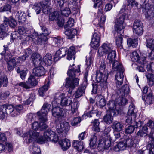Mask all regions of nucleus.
I'll use <instances>...</instances> for the list:
<instances>
[{
  "label": "nucleus",
  "mask_w": 154,
  "mask_h": 154,
  "mask_svg": "<svg viewBox=\"0 0 154 154\" xmlns=\"http://www.w3.org/2000/svg\"><path fill=\"white\" fill-rule=\"evenodd\" d=\"M127 18L126 14L124 13L116 20L115 29L116 32H119V31H120V33H123L124 29L125 26V20Z\"/></svg>",
  "instance_id": "obj_5"
},
{
  "label": "nucleus",
  "mask_w": 154,
  "mask_h": 154,
  "mask_svg": "<svg viewBox=\"0 0 154 154\" xmlns=\"http://www.w3.org/2000/svg\"><path fill=\"white\" fill-rule=\"evenodd\" d=\"M32 8L36 13V14H39L41 11V8L39 4L35 3L34 5L32 7Z\"/></svg>",
  "instance_id": "obj_61"
},
{
  "label": "nucleus",
  "mask_w": 154,
  "mask_h": 154,
  "mask_svg": "<svg viewBox=\"0 0 154 154\" xmlns=\"http://www.w3.org/2000/svg\"><path fill=\"white\" fill-rule=\"evenodd\" d=\"M101 112H100L98 111L97 110H92L91 111L88 112L86 114L88 117H91L92 116V115H95L98 117H99Z\"/></svg>",
  "instance_id": "obj_49"
},
{
  "label": "nucleus",
  "mask_w": 154,
  "mask_h": 154,
  "mask_svg": "<svg viewBox=\"0 0 154 154\" xmlns=\"http://www.w3.org/2000/svg\"><path fill=\"white\" fill-rule=\"evenodd\" d=\"M65 34L68 37L69 39H71L77 34V31L75 29L72 28L67 30L64 32Z\"/></svg>",
  "instance_id": "obj_29"
},
{
  "label": "nucleus",
  "mask_w": 154,
  "mask_h": 154,
  "mask_svg": "<svg viewBox=\"0 0 154 154\" xmlns=\"http://www.w3.org/2000/svg\"><path fill=\"white\" fill-rule=\"evenodd\" d=\"M4 18L3 23L0 24V39L2 40L8 35V25L11 27L14 28L17 23L16 21L12 16L9 18L4 17Z\"/></svg>",
  "instance_id": "obj_2"
},
{
  "label": "nucleus",
  "mask_w": 154,
  "mask_h": 154,
  "mask_svg": "<svg viewBox=\"0 0 154 154\" xmlns=\"http://www.w3.org/2000/svg\"><path fill=\"white\" fill-rule=\"evenodd\" d=\"M100 35L97 33H95L93 35L91 41V46L94 48L98 47L100 45Z\"/></svg>",
  "instance_id": "obj_16"
},
{
  "label": "nucleus",
  "mask_w": 154,
  "mask_h": 154,
  "mask_svg": "<svg viewBox=\"0 0 154 154\" xmlns=\"http://www.w3.org/2000/svg\"><path fill=\"white\" fill-rule=\"evenodd\" d=\"M4 47V51L0 53V54L2 55H5V58L8 59V58L7 57V56L10 58L11 57V55L10 54H9V51H8V48L7 45H4L3 46Z\"/></svg>",
  "instance_id": "obj_44"
},
{
  "label": "nucleus",
  "mask_w": 154,
  "mask_h": 154,
  "mask_svg": "<svg viewBox=\"0 0 154 154\" xmlns=\"http://www.w3.org/2000/svg\"><path fill=\"white\" fill-rule=\"evenodd\" d=\"M127 145H116L114 147L113 149L115 151H119L125 149Z\"/></svg>",
  "instance_id": "obj_54"
},
{
  "label": "nucleus",
  "mask_w": 154,
  "mask_h": 154,
  "mask_svg": "<svg viewBox=\"0 0 154 154\" xmlns=\"http://www.w3.org/2000/svg\"><path fill=\"white\" fill-rule=\"evenodd\" d=\"M131 57L132 60L134 62L138 61L139 60H141L143 61V63H144V61L146 60V57H143V58L141 57L140 58L139 55L136 51L132 52Z\"/></svg>",
  "instance_id": "obj_26"
},
{
  "label": "nucleus",
  "mask_w": 154,
  "mask_h": 154,
  "mask_svg": "<svg viewBox=\"0 0 154 154\" xmlns=\"http://www.w3.org/2000/svg\"><path fill=\"white\" fill-rule=\"evenodd\" d=\"M53 43L56 46H60L63 43V39L60 36L54 37L53 38Z\"/></svg>",
  "instance_id": "obj_36"
},
{
  "label": "nucleus",
  "mask_w": 154,
  "mask_h": 154,
  "mask_svg": "<svg viewBox=\"0 0 154 154\" xmlns=\"http://www.w3.org/2000/svg\"><path fill=\"white\" fill-rule=\"evenodd\" d=\"M6 11L11 12V6L9 4H5L2 7H0V12Z\"/></svg>",
  "instance_id": "obj_52"
},
{
  "label": "nucleus",
  "mask_w": 154,
  "mask_h": 154,
  "mask_svg": "<svg viewBox=\"0 0 154 154\" xmlns=\"http://www.w3.org/2000/svg\"><path fill=\"white\" fill-rule=\"evenodd\" d=\"M8 69L9 71H11L16 65L15 59L12 58L7 62Z\"/></svg>",
  "instance_id": "obj_34"
},
{
  "label": "nucleus",
  "mask_w": 154,
  "mask_h": 154,
  "mask_svg": "<svg viewBox=\"0 0 154 154\" xmlns=\"http://www.w3.org/2000/svg\"><path fill=\"white\" fill-rule=\"evenodd\" d=\"M26 14L23 13L21 11L17 12L16 13L15 19L17 20L18 22L20 23H23L26 20Z\"/></svg>",
  "instance_id": "obj_21"
},
{
  "label": "nucleus",
  "mask_w": 154,
  "mask_h": 154,
  "mask_svg": "<svg viewBox=\"0 0 154 154\" xmlns=\"http://www.w3.org/2000/svg\"><path fill=\"white\" fill-rule=\"evenodd\" d=\"M55 100H61L60 102L61 105L62 106H66L70 105L72 103L71 98L69 97H65V94L64 93H57L55 97Z\"/></svg>",
  "instance_id": "obj_9"
},
{
  "label": "nucleus",
  "mask_w": 154,
  "mask_h": 154,
  "mask_svg": "<svg viewBox=\"0 0 154 154\" xmlns=\"http://www.w3.org/2000/svg\"><path fill=\"white\" fill-rule=\"evenodd\" d=\"M31 58L33 62L35 64L40 63L41 58L39 54L33 53L32 54Z\"/></svg>",
  "instance_id": "obj_39"
},
{
  "label": "nucleus",
  "mask_w": 154,
  "mask_h": 154,
  "mask_svg": "<svg viewBox=\"0 0 154 154\" xmlns=\"http://www.w3.org/2000/svg\"><path fill=\"white\" fill-rule=\"evenodd\" d=\"M45 73V70L42 66L36 67L33 69V75L36 76L40 77L44 75Z\"/></svg>",
  "instance_id": "obj_19"
},
{
  "label": "nucleus",
  "mask_w": 154,
  "mask_h": 154,
  "mask_svg": "<svg viewBox=\"0 0 154 154\" xmlns=\"http://www.w3.org/2000/svg\"><path fill=\"white\" fill-rule=\"evenodd\" d=\"M59 17L58 12L56 11L51 13L49 16V20L51 21L58 20Z\"/></svg>",
  "instance_id": "obj_47"
},
{
  "label": "nucleus",
  "mask_w": 154,
  "mask_h": 154,
  "mask_svg": "<svg viewBox=\"0 0 154 154\" xmlns=\"http://www.w3.org/2000/svg\"><path fill=\"white\" fill-rule=\"evenodd\" d=\"M127 44L128 46H132L135 47L138 44V40L137 39H132L131 38H128L127 40Z\"/></svg>",
  "instance_id": "obj_40"
},
{
  "label": "nucleus",
  "mask_w": 154,
  "mask_h": 154,
  "mask_svg": "<svg viewBox=\"0 0 154 154\" xmlns=\"http://www.w3.org/2000/svg\"><path fill=\"white\" fill-rule=\"evenodd\" d=\"M129 91V88L127 84L124 85L121 88L117 91V94L120 98L119 103L121 105H124L127 103V100L124 96L128 94Z\"/></svg>",
  "instance_id": "obj_6"
},
{
  "label": "nucleus",
  "mask_w": 154,
  "mask_h": 154,
  "mask_svg": "<svg viewBox=\"0 0 154 154\" xmlns=\"http://www.w3.org/2000/svg\"><path fill=\"white\" fill-rule=\"evenodd\" d=\"M146 76L149 80V84L150 85H152L154 84V78L153 75L148 73Z\"/></svg>",
  "instance_id": "obj_60"
},
{
  "label": "nucleus",
  "mask_w": 154,
  "mask_h": 154,
  "mask_svg": "<svg viewBox=\"0 0 154 154\" xmlns=\"http://www.w3.org/2000/svg\"><path fill=\"white\" fill-rule=\"evenodd\" d=\"M51 107V105L49 104L45 103L43 105L40 111L37 113L39 121H47L46 115Z\"/></svg>",
  "instance_id": "obj_8"
},
{
  "label": "nucleus",
  "mask_w": 154,
  "mask_h": 154,
  "mask_svg": "<svg viewBox=\"0 0 154 154\" xmlns=\"http://www.w3.org/2000/svg\"><path fill=\"white\" fill-rule=\"evenodd\" d=\"M48 38L46 36L40 34L38 36V44L42 45L43 44H45L48 40Z\"/></svg>",
  "instance_id": "obj_35"
},
{
  "label": "nucleus",
  "mask_w": 154,
  "mask_h": 154,
  "mask_svg": "<svg viewBox=\"0 0 154 154\" xmlns=\"http://www.w3.org/2000/svg\"><path fill=\"white\" fill-rule=\"evenodd\" d=\"M80 72V67L79 65L75 67V68L72 67L71 65L69 67L67 72L69 77L66 79L65 86L69 88V92L71 93L72 90L78 85L79 80L76 76L79 75Z\"/></svg>",
  "instance_id": "obj_1"
},
{
  "label": "nucleus",
  "mask_w": 154,
  "mask_h": 154,
  "mask_svg": "<svg viewBox=\"0 0 154 154\" xmlns=\"http://www.w3.org/2000/svg\"><path fill=\"white\" fill-rule=\"evenodd\" d=\"M66 49L65 48H60L58 50L56 53L54 57V60L55 61H57L58 60L61 58L64 57L66 54L65 53L64 54H62L66 52Z\"/></svg>",
  "instance_id": "obj_24"
},
{
  "label": "nucleus",
  "mask_w": 154,
  "mask_h": 154,
  "mask_svg": "<svg viewBox=\"0 0 154 154\" xmlns=\"http://www.w3.org/2000/svg\"><path fill=\"white\" fill-rule=\"evenodd\" d=\"M10 135L11 133L9 132L0 134V144H2L3 143L6 142L7 140L6 137Z\"/></svg>",
  "instance_id": "obj_38"
},
{
  "label": "nucleus",
  "mask_w": 154,
  "mask_h": 154,
  "mask_svg": "<svg viewBox=\"0 0 154 154\" xmlns=\"http://www.w3.org/2000/svg\"><path fill=\"white\" fill-rule=\"evenodd\" d=\"M85 133V132H82L78 136L79 140H74L72 143L73 144H81L84 143L83 141H81L84 139Z\"/></svg>",
  "instance_id": "obj_33"
},
{
  "label": "nucleus",
  "mask_w": 154,
  "mask_h": 154,
  "mask_svg": "<svg viewBox=\"0 0 154 154\" xmlns=\"http://www.w3.org/2000/svg\"><path fill=\"white\" fill-rule=\"evenodd\" d=\"M148 128L147 126H144L141 130H140L137 133L138 136L143 137L147 135L148 132Z\"/></svg>",
  "instance_id": "obj_42"
},
{
  "label": "nucleus",
  "mask_w": 154,
  "mask_h": 154,
  "mask_svg": "<svg viewBox=\"0 0 154 154\" xmlns=\"http://www.w3.org/2000/svg\"><path fill=\"white\" fill-rule=\"evenodd\" d=\"M17 134L23 137L24 138L27 137V140L26 142L27 143H40V139L37 140V138L39 136V133L32 130H30L27 133H23L22 131H17L16 132Z\"/></svg>",
  "instance_id": "obj_3"
},
{
  "label": "nucleus",
  "mask_w": 154,
  "mask_h": 154,
  "mask_svg": "<svg viewBox=\"0 0 154 154\" xmlns=\"http://www.w3.org/2000/svg\"><path fill=\"white\" fill-rule=\"evenodd\" d=\"M113 50L112 44L107 42L103 44L99 47L98 51V54L99 56H103Z\"/></svg>",
  "instance_id": "obj_10"
},
{
  "label": "nucleus",
  "mask_w": 154,
  "mask_h": 154,
  "mask_svg": "<svg viewBox=\"0 0 154 154\" xmlns=\"http://www.w3.org/2000/svg\"><path fill=\"white\" fill-rule=\"evenodd\" d=\"M43 61L45 64L48 66H50L52 63V56L50 54H47L44 57Z\"/></svg>",
  "instance_id": "obj_30"
},
{
  "label": "nucleus",
  "mask_w": 154,
  "mask_h": 154,
  "mask_svg": "<svg viewBox=\"0 0 154 154\" xmlns=\"http://www.w3.org/2000/svg\"><path fill=\"white\" fill-rule=\"evenodd\" d=\"M145 45L147 47L152 51L154 50V39L152 38L147 39Z\"/></svg>",
  "instance_id": "obj_41"
},
{
  "label": "nucleus",
  "mask_w": 154,
  "mask_h": 154,
  "mask_svg": "<svg viewBox=\"0 0 154 154\" xmlns=\"http://www.w3.org/2000/svg\"><path fill=\"white\" fill-rule=\"evenodd\" d=\"M140 140L138 138H135L134 140L131 139H128L127 140L122 139L119 143L120 144H137L139 143Z\"/></svg>",
  "instance_id": "obj_22"
},
{
  "label": "nucleus",
  "mask_w": 154,
  "mask_h": 154,
  "mask_svg": "<svg viewBox=\"0 0 154 154\" xmlns=\"http://www.w3.org/2000/svg\"><path fill=\"white\" fill-rule=\"evenodd\" d=\"M8 79L6 76L3 77L2 78L0 79V88L2 84L4 87H6L8 84Z\"/></svg>",
  "instance_id": "obj_59"
},
{
  "label": "nucleus",
  "mask_w": 154,
  "mask_h": 154,
  "mask_svg": "<svg viewBox=\"0 0 154 154\" xmlns=\"http://www.w3.org/2000/svg\"><path fill=\"white\" fill-rule=\"evenodd\" d=\"M0 109L3 110L6 114L10 115L12 117H15L16 115L14 113V108L13 106L11 105H4L0 107Z\"/></svg>",
  "instance_id": "obj_12"
},
{
  "label": "nucleus",
  "mask_w": 154,
  "mask_h": 154,
  "mask_svg": "<svg viewBox=\"0 0 154 154\" xmlns=\"http://www.w3.org/2000/svg\"><path fill=\"white\" fill-rule=\"evenodd\" d=\"M41 5L42 8V11L44 14H48L50 11V9L49 8L48 5L45 4L43 2L41 3Z\"/></svg>",
  "instance_id": "obj_51"
},
{
  "label": "nucleus",
  "mask_w": 154,
  "mask_h": 154,
  "mask_svg": "<svg viewBox=\"0 0 154 154\" xmlns=\"http://www.w3.org/2000/svg\"><path fill=\"white\" fill-rule=\"evenodd\" d=\"M93 125L92 129L97 132L100 131V128L99 127L100 122L98 120L95 119L92 122Z\"/></svg>",
  "instance_id": "obj_37"
},
{
  "label": "nucleus",
  "mask_w": 154,
  "mask_h": 154,
  "mask_svg": "<svg viewBox=\"0 0 154 154\" xmlns=\"http://www.w3.org/2000/svg\"><path fill=\"white\" fill-rule=\"evenodd\" d=\"M14 108V113H16V115H15V117H16L19 114L21 111L23 109V107L22 105H18L16 106Z\"/></svg>",
  "instance_id": "obj_53"
},
{
  "label": "nucleus",
  "mask_w": 154,
  "mask_h": 154,
  "mask_svg": "<svg viewBox=\"0 0 154 154\" xmlns=\"http://www.w3.org/2000/svg\"><path fill=\"white\" fill-rule=\"evenodd\" d=\"M71 106L72 112L73 114L76 112L77 111L79 105V102L75 101L73 103H71Z\"/></svg>",
  "instance_id": "obj_46"
},
{
  "label": "nucleus",
  "mask_w": 154,
  "mask_h": 154,
  "mask_svg": "<svg viewBox=\"0 0 154 154\" xmlns=\"http://www.w3.org/2000/svg\"><path fill=\"white\" fill-rule=\"evenodd\" d=\"M112 69L115 71H120L124 70L123 66L121 63L119 61H114L112 63Z\"/></svg>",
  "instance_id": "obj_27"
},
{
  "label": "nucleus",
  "mask_w": 154,
  "mask_h": 154,
  "mask_svg": "<svg viewBox=\"0 0 154 154\" xmlns=\"http://www.w3.org/2000/svg\"><path fill=\"white\" fill-rule=\"evenodd\" d=\"M106 54H107L106 62L110 65L115 60L116 56V51L113 50Z\"/></svg>",
  "instance_id": "obj_23"
},
{
  "label": "nucleus",
  "mask_w": 154,
  "mask_h": 154,
  "mask_svg": "<svg viewBox=\"0 0 154 154\" xmlns=\"http://www.w3.org/2000/svg\"><path fill=\"white\" fill-rule=\"evenodd\" d=\"M98 7V14L100 15H102L100 17V20L98 24V26H99L100 28H103L104 23L106 20V17L105 16L102 15L103 5L102 3L100 5H98L97 6Z\"/></svg>",
  "instance_id": "obj_15"
},
{
  "label": "nucleus",
  "mask_w": 154,
  "mask_h": 154,
  "mask_svg": "<svg viewBox=\"0 0 154 154\" xmlns=\"http://www.w3.org/2000/svg\"><path fill=\"white\" fill-rule=\"evenodd\" d=\"M17 85L22 87L26 89H29L31 87V86L27 81H26V82H20L17 84Z\"/></svg>",
  "instance_id": "obj_55"
},
{
  "label": "nucleus",
  "mask_w": 154,
  "mask_h": 154,
  "mask_svg": "<svg viewBox=\"0 0 154 154\" xmlns=\"http://www.w3.org/2000/svg\"><path fill=\"white\" fill-rule=\"evenodd\" d=\"M54 134V132L51 130H47L45 131L44 133V137L42 136L40 137L39 138V136L37 138V140H38L40 139L41 141L40 143H44L46 141H51L52 136Z\"/></svg>",
  "instance_id": "obj_13"
},
{
  "label": "nucleus",
  "mask_w": 154,
  "mask_h": 154,
  "mask_svg": "<svg viewBox=\"0 0 154 154\" xmlns=\"http://www.w3.org/2000/svg\"><path fill=\"white\" fill-rule=\"evenodd\" d=\"M35 118V115L34 114L32 113H29L27 115L26 121L28 123H31L34 120V119Z\"/></svg>",
  "instance_id": "obj_56"
},
{
  "label": "nucleus",
  "mask_w": 154,
  "mask_h": 154,
  "mask_svg": "<svg viewBox=\"0 0 154 154\" xmlns=\"http://www.w3.org/2000/svg\"><path fill=\"white\" fill-rule=\"evenodd\" d=\"M31 86H35L37 84L35 77L33 76H30L28 79L27 81Z\"/></svg>",
  "instance_id": "obj_48"
},
{
  "label": "nucleus",
  "mask_w": 154,
  "mask_h": 154,
  "mask_svg": "<svg viewBox=\"0 0 154 154\" xmlns=\"http://www.w3.org/2000/svg\"><path fill=\"white\" fill-rule=\"evenodd\" d=\"M71 13V11L69 8H66L63 10L61 11V14L62 15L65 17H68Z\"/></svg>",
  "instance_id": "obj_62"
},
{
  "label": "nucleus",
  "mask_w": 154,
  "mask_h": 154,
  "mask_svg": "<svg viewBox=\"0 0 154 154\" xmlns=\"http://www.w3.org/2000/svg\"><path fill=\"white\" fill-rule=\"evenodd\" d=\"M124 70L118 71L116 75L115 79L116 80V85L117 88L119 87L123 83L124 76Z\"/></svg>",
  "instance_id": "obj_18"
},
{
  "label": "nucleus",
  "mask_w": 154,
  "mask_h": 154,
  "mask_svg": "<svg viewBox=\"0 0 154 154\" xmlns=\"http://www.w3.org/2000/svg\"><path fill=\"white\" fill-rule=\"evenodd\" d=\"M135 26L133 28V32L134 33L138 35H141L143 33V26L139 27V28Z\"/></svg>",
  "instance_id": "obj_50"
},
{
  "label": "nucleus",
  "mask_w": 154,
  "mask_h": 154,
  "mask_svg": "<svg viewBox=\"0 0 154 154\" xmlns=\"http://www.w3.org/2000/svg\"><path fill=\"white\" fill-rule=\"evenodd\" d=\"M97 103L100 107H103L106 105V100L103 96L100 94L96 97Z\"/></svg>",
  "instance_id": "obj_28"
},
{
  "label": "nucleus",
  "mask_w": 154,
  "mask_h": 154,
  "mask_svg": "<svg viewBox=\"0 0 154 154\" xmlns=\"http://www.w3.org/2000/svg\"><path fill=\"white\" fill-rule=\"evenodd\" d=\"M57 101V100H54L52 103L53 107L52 110V116L58 118L66 116L67 110L57 106V104H59V102Z\"/></svg>",
  "instance_id": "obj_4"
},
{
  "label": "nucleus",
  "mask_w": 154,
  "mask_h": 154,
  "mask_svg": "<svg viewBox=\"0 0 154 154\" xmlns=\"http://www.w3.org/2000/svg\"><path fill=\"white\" fill-rule=\"evenodd\" d=\"M96 80L97 82H100V85L103 87H106L107 85V75L105 74L103 71L97 70L96 74Z\"/></svg>",
  "instance_id": "obj_7"
},
{
  "label": "nucleus",
  "mask_w": 154,
  "mask_h": 154,
  "mask_svg": "<svg viewBox=\"0 0 154 154\" xmlns=\"http://www.w3.org/2000/svg\"><path fill=\"white\" fill-rule=\"evenodd\" d=\"M134 127L133 126L130 125L125 129V133L128 134H130L133 132L134 130Z\"/></svg>",
  "instance_id": "obj_64"
},
{
  "label": "nucleus",
  "mask_w": 154,
  "mask_h": 154,
  "mask_svg": "<svg viewBox=\"0 0 154 154\" xmlns=\"http://www.w3.org/2000/svg\"><path fill=\"white\" fill-rule=\"evenodd\" d=\"M86 87L85 85L79 86L77 90L74 94L75 98H78L83 96L85 94V89Z\"/></svg>",
  "instance_id": "obj_20"
},
{
  "label": "nucleus",
  "mask_w": 154,
  "mask_h": 154,
  "mask_svg": "<svg viewBox=\"0 0 154 154\" xmlns=\"http://www.w3.org/2000/svg\"><path fill=\"white\" fill-rule=\"evenodd\" d=\"M123 33H120V31L116 32L115 35L116 36V45L118 49L123 50L122 45V36Z\"/></svg>",
  "instance_id": "obj_17"
},
{
  "label": "nucleus",
  "mask_w": 154,
  "mask_h": 154,
  "mask_svg": "<svg viewBox=\"0 0 154 154\" xmlns=\"http://www.w3.org/2000/svg\"><path fill=\"white\" fill-rule=\"evenodd\" d=\"M112 114L110 113L106 115L104 117V122L107 124H110L112 123L113 120Z\"/></svg>",
  "instance_id": "obj_43"
},
{
  "label": "nucleus",
  "mask_w": 154,
  "mask_h": 154,
  "mask_svg": "<svg viewBox=\"0 0 154 154\" xmlns=\"http://www.w3.org/2000/svg\"><path fill=\"white\" fill-rule=\"evenodd\" d=\"M67 55V59L70 60L73 58L74 60L75 59L74 55L75 53V48L73 46L70 47L68 51L65 52Z\"/></svg>",
  "instance_id": "obj_25"
},
{
  "label": "nucleus",
  "mask_w": 154,
  "mask_h": 154,
  "mask_svg": "<svg viewBox=\"0 0 154 154\" xmlns=\"http://www.w3.org/2000/svg\"><path fill=\"white\" fill-rule=\"evenodd\" d=\"M107 105L110 113L113 114L114 116H116L120 113V109L116 108V102L115 101H110Z\"/></svg>",
  "instance_id": "obj_14"
},
{
  "label": "nucleus",
  "mask_w": 154,
  "mask_h": 154,
  "mask_svg": "<svg viewBox=\"0 0 154 154\" xmlns=\"http://www.w3.org/2000/svg\"><path fill=\"white\" fill-rule=\"evenodd\" d=\"M12 145H0V151H8L11 152L12 150Z\"/></svg>",
  "instance_id": "obj_45"
},
{
  "label": "nucleus",
  "mask_w": 154,
  "mask_h": 154,
  "mask_svg": "<svg viewBox=\"0 0 154 154\" xmlns=\"http://www.w3.org/2000/svg\"><path fill=\"white\" fill-rule=\"evenodd\" d=\"M111 142L108 139L101 138L99 140L98 144H111Z\"/></svg>",
  "instance_id": "obj_57"
},
{
  "label": "nucleus",
  "mask_w": 154,
  "mask_h": 154,
  "mask_svg": "<svg viewBox=\"0 0 154 154\" xmlns=\"http://www.w3.org/2000/svg\"><path fill=\"white\" fill-rule=\"evenodd\" d=\"M70 126L69 123L65 122H61L60 125V127H57V132L62 136H65L69 130Z\"/></svg>",
  "instance_id": "obj_11"
},
{
  "label": "nucleus",
  "mask_w": 154,
  "mask_h": 154,
  "mask_svg": "<svg viewBox=\"0 0 154 154\" xmlns=\"http://www.w3.org/2000/svg\"><path fill=\"white\" fill-rule=\"evenodd\" d=\"M123 126V125L122 124L117 121L114 122L112 125V127L114 131L116 132L121 131Z\"/></svg>",
  "instance_id": "obj_32"
},
{
  "label": "nucleus",
  "mask_w": 154,
  "mask_h": 154,
  "mask_svg": "<svg viewBox=\"0 0 154 154\" xmlns=\"http://www.w3.org/2000/svg\"><path fill=\"white\" fill-rule=\"evenodd\" d=\"M49 81L47 82L46 84L39 88L38 92L40 96H43L45 93L47 91L49 87Z\"/></svg>",
  "instance_id": "obj_31"
},
{
  "label": "nucleus",
  "mask_w": 154,
  "mask_h": 154,
  "mask_svg": "<svg viewBox=\"0 0 154 154\" xmlns=\"http://www.w3.org/2000/svg\"><path fill=\"white\" fill-rule=\"evenodd\" d=\"M153 101L152 94L149 93L147 96L145 102L147 104H150L152 103Z\"/></svg>",
  "instance_id": "obj_58"
},
{
  "label": "nucleus",
  "mask_w": 154,
  "mask_h": 154,
  "mask_svg": "<svg viewBox=\"0 0 154 154\" xmlns=\"http://www.w3.org/2000/svg\"><path fill=\"white\" fill-rule=\"evenodd\" d=\"M30 147L33 149L34 154H41L40 148H38L34 145H32Z\"/></svg>",
  "instance_id": "obj_63"
}]
</instances>
